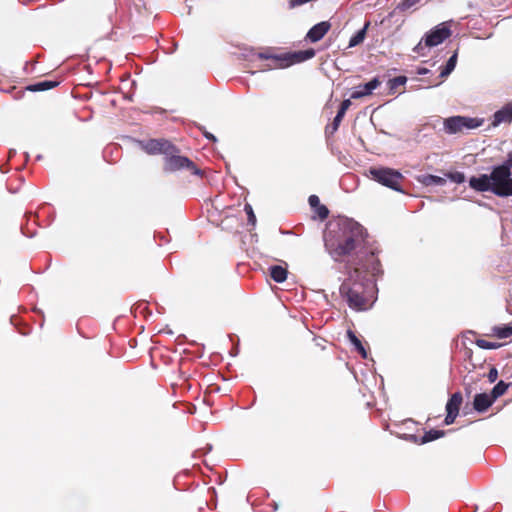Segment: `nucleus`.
I'll return each mask as SVG.
<instances>
[{"instance_id":"nucleus-20","label":"nucleus","mask_w":512,"mask_h":512,"mask_svg":"<svg viewBox=\"0 0 512 512\" xmlns=\"http://www.w3.org/2000/svg\"><path fill=\"white\" fill-rule=\"evenodd\" d=\"M347 336L350 342L355 346V349L361 354L363 358L367 357V352L361 342V340L355 335V333L351 330L347 331Z\"/></svg>"},{"instance_id":"nucleus-19","label":"nucleus","mask_w":512,"mask_h":512,"mask_svg":"<svg viewBox=\"0 0 512 512\" xmlns=\"http://www.w3.org/2000/svg\"><path fill=\"white\" fill-rule=\"evenodd\" d=\"M492 333L499 339H505L512 336V325L494 326Z\"/></svg>"},{"instance_id":"nucleus-2","label":"nucleus","mask_w":512,"mask_h":512,"mask_svg":"<svg viewBox=\"0 0 512 512\" xmlns=\"http://www.w3.org/2000/svg\"><path fill=\"white\" fill-rule=\"evenodd\" d=\"M373 288L367 275L355 268L340 285L339 292L351 309L362 311L370 305Z\"/></svg>"},{"instance_id":"nucleus-8","label":"nucleus","mask_w":512,"mask_h":512,"mask_svg":"<svg viewBox=\"0 0 512 512\" xmlns=\"http://www.w3.org/2000/svg\"><path fill=\"white\" fill-rule=\"evenodd\" d=\"M141 148L149 155L163 154L165 157L173 152H180L179 148L165 138L148 139L141 141Z\"/></svg>"},{"instance_id":"nucleus-3","label":"nucleus","mask_w":512,"mask_h":512,"mask_svg":"<svg viewBox=\"0 0 512 512\" xmlns=\"http://www.w3.org/2000/svg\"><path fill=\"white\" fill-rule=\"evenodd\" d=\"M512 172L506 166H494L490 174L472 176L469 186L477 192H491L498 197L512 196Z\"/></svg>"},{"instance_id":"nucleus-12","label":"nucleus","mask_w":512,"mask_h":512,"mask_svg":"<svg viewBox=\"0 0 512 512\" xmlns=\"http://www.w3.org/2000/svg\"><path fill=\"white\" fill-rule=\"evenodd\" d=\"M512 121V104L509 103L495 112L492 126L496 127L501 123H510Z\"/></svg>"},{"instance_id":"nucleus-11","label":"nucleus","mask_w":512,"mask_h":512,"mask_svg":"<svg viewBox=\"0 0 512 512\" xmlns=\"http://www.w3.org/2000/svg\"><path fill=\"white\" fill-rule=\"evenodd\" d=\"M494 403V399L490 394L487 393H478L474 396L473 407L479 412H485L488 408Z\"/></svg>"},{"instance_id":"nucleus-32","label":"nucleus","mask_w":512,"mask_h":512,"mask_svg":"<svg viewBox=\"0 0 512 512\" xmlns=\"http://www.w3.org/2000/svg\"><path fill=\"white\" fill-rule=\"evenodd\" d=\"M487 378H488L490 383H493V382H495L497 380V378H498V371H497V369L495 367H492L489 370Z\"/></svg>"},{"instance_id":"nucleus-24","label":"nucleus","mask_w":512,"mask_h":512,"mask_svg":"<svg viewBox=\"0 0 512 512\" xmlns=\"http://www.w3.org/2000/svg\"><path fill=\"white\" fill-rule=\"evenodd\" d=\"M444 435H445V431H443V430L431 429V430L425 432V434L423 435V437L421 439V443L424 444V443L436 440L438 438L443 437Z\"/></svg>"},{"instance_id":"nucleus-26","label":"nucleus","mask_w":512,"mask_h":512,"mask_svg":"<svg viewBox=\"0 0 512 512\" xmlns=\"http://www.w3.org/2000/svg\"><path fill=\"white\" fill-rule=\"evenodd\" d=\"M344 114H342V111H338L331 126H327L326 127V132H330L331 134H333L334 132H336L344 118Z\"/></svg>"},{"instance_id":"nucleus-34","label":"nucleus","mask_w":512,"mask_h":512,"mask_svg":"<svg viewBox=\"0 0 512 512\" xmlns=\"http://www.w3.org/2000/svg\"><path fill=\"white\" fill-rule=\"evenodd\" d=\"M350 106H351L350 99H345L344 101H342L338 111H342V114L345 115L346 111L350 108Z\"/></svg>"},{"instance_id":"nucleus-37","label":"nucleus","mask_w":512,"mask_h":512,"mask_svg":"<svg viewBox=\"0 0 512 512\" xmlns=\"http://www.w3.org/2000/svg\"><path fill=\"white\" fill-rule=\"evenodd\" d=\"M422 49V43H418L417 46L414 48V51L417 53H420V50Z\"/></svg>"},{"instance_id":"nucleus-38","label":"nucleus","mask_w":512,"mask_h":512,"mask_svg":"<svg viewBox=\"0 0 512 512\" xmlns=\"http://www.w3.org/2000/svg\"><path fill=\"white\" fill-rule=\"evenodd\" d=\"M0 90H2V88H1V87H0ZM3 91H5V90L3 89ZM6 91L8 92L9 90H6Z\"/></svg>"},{"instance_id":"nucleus-35","label":"nucleus","mask_w":512,"mask_h":512,"mask_svg":"<svg viewBox=\"0 0 512 512\" xmlns=\"http://www.w3.org/2000/svg\"><path fill=\"white\" fill-rule=\"evenodd\" d=\"M457 416H458L457 414L447 412L446 417L444 419V423L446 425H450V424L454 423Z\"/></svg>"},{"instance_id":"nucleus-16","label":"nucleus","mask_w":512,"mask_h":512,"mask_svg":"<svg viewBox=\"0 0 512 512\" xmlns=\"http://www.w3.org/2000/svg\"><path fill=\"white\" fill-rule=\"evenodd\" d=\"M60 84L59 81H52V80H43L40 82H37L35 84H31L26 87V90L31 92H40V91H46L53 89L57 87Z\"/></svg>"},{"instance_id":"nucleus-10","label":"nucleus","mask_w":512,"mask_h":512,"mask_svg":"<svg viewBox=\"0 0 512 512\" xmlns=\"http://www.w3.org/2000/svg\"><path fill=\"white\" fill-rule=\"evenodd\" d=\"M331 29L329 21H322L314 25L306 34V39L312 43L320 41Z\"/></svg>"},{"instance_id":"nucleus-7","label":"nucleus","mask_w":512,"mask_h":512,"mask_svg":"<svg viewBox=\"0 0 512 512\" xmlns=\"http://www.w3.org/2000/svg\"><path fill=\"white\" fill-rule=\"evenodd\" d=\"M483 123L482 119L471 118L465 116H452L446 118L443 122L444 130L448 134H456L464 130H472L480 127Z\"/></svg>"},{"instance_id":"nucleus-1","label":"nucleus","mask_w":512,"mask_h":512,"mask_svg":"<svg viewBox=\"0 0 512 512\" xmlns=\"http://www.w3.org/2000/svg\"><path fill=\"white\" fill-rule=\"evenodd\" d=\"M324 241L335 259L350 255L363 241V227L351 219H342L325 233Z\"/></svg>"},{"instance_id":"nucleus-21","label":"nucleus","mask_w":512,"mask_h":512,"mask_svg":"<svg viewBox=\"0 0 512 512\" xmlns=\"http://www.w3.org/2000/svg\"><path fill=\"white\" fill-rule=\"evenodd\" d=\"M509 386H510L509 383H505L504 381H499L493 387V389L491 390V393H490V395L494 399V401L496 399H498L499 397H501L502 395H504Z\"/></svg>"},{"instance_id":"nucleus-14","label":"nucleus","mask_w":512,"mask_h":512,"mask_svg":"<svg viewBox=\"0 0 512 512\" xmlns=\"http://www.w3.org/2000/svg\"><path fill=\"white\" fill-rule=\"evenodd\" d=\"M309 205L315 209L318 217L324 220L329 215V210L325 205L320 203V199L317 195H310L308 199Z\"/></svg>"},{"instance_id":"nucleus-23","label":"nucleus","mask_w":512,"mask_h":512,"mask_svg":"<svg viewBox=\"0 0 512 512\" xmlns=\"http://www.w3.org/2000/svg\"><path fill=\"white\" fill-rule=\"evenodd\" d=\"M407 81V78L405 76H397L392 79H390L387 83L389 92L391 94L396 93L397 88L399 86H404Z\"/></svg>"},{"instance_id":"nucleus-29","label":"nucleus","mask_w":512,"mask_h":512,"mask_svg":"<svg viewBox=\"0 0 512 512\" xmlns=\"http://www.w3.org/2000/svg\"><path fill=\"white\" fill-rule=\"evenodd\" d=\"M324 350H325V346L322 345L317 339H313V344L309 349V352L311 353V355H316L317 352L324 351Z\"/></svg>"},{"instance_id":"nucleus-15","label":"nucleus","mask_w":512,"mask_h":512,"mask_svg":"<svg viewBox=\"0 0 512 512\" xmlns=\"http://www.w3.org/2000/svg\"><path fill=\"white\" fill-rule=\"evenodd\" d=\"M462 402L463 396L461 392L453 393L446 404V412H451L458 415Z\"/></svg>"},{"instance_id":"nucleus-30","label":"nucleus","mask_w":512,"mask_h":512,"mask_svg":"<svg viewBox=\"0 0 512 512\" xmlns=\"http://www.w3.org/2000/svg\"><path fill=\"white\" fill-rule=\"evenodd\" d=\"M244 210H245V212L248 215L249 223L254 225L256 223V216H255V214L253 212V209H252L251 205L246 204L245 207H244Z\"/></svg>"},{"instance_id":"nucleus-18","label":"nucleus","mask_w":512,"mask_h":512,"mask_svg":"<svg viewBox=\"0 0 512 512\" xmlns=\"http://www.w3.org/2000/svg\"><path fill=\"white\" fill-rule=\"evenodd\" d=\"M369 25L370 22H366L364 27L350 38L349 47H355L364 41Z\"/></svg>"},{"instance_id":"nucleus-5","label":"nucleus","mask_w":512,"mask_h":512,"mask_svg":"<svg viewBox=\"0 0 512 512\" xmlns=\"http://www.w3.org/2000/svg\"><path fill=\"white\" fill-rule=\"evenodd\" d=\"M368 176L383 186L403 192L401 185L405 178L398 170L389 167H370Z\"/></svg>"},{"instance_id":"nucleus-25","label":"nucleus","mask_w":512,"mask_h":512,"mask_svg":"<svg viewBox=\"0 0 512 512\" xmlns=\"http://www.w3.org/2000/svg\"><path fill=\"white\" fill-rule=\"evenodd\" d=\"M422 183L426 186H430V185L441 186L446 183V180L442 177L428 174V175L423 176Z\"/></svg>"},{"instance_id":"nucleus-27","label":"nucleus","mask_w":512,"mask_h":512,"mask_svg":"<svg viewBox=\"0 0 512 512\" xmlns=\"http://www.w3.org/2000/svg\"><path fill=\"white\" fill-rule=\"evenodd\" d=\"M475 343L478 347L482 349H497L501 346L499 343L489 342L484 339H477Z\"/></svg>"},{"instance_id":"nucleus-6","label":"nucleus","mask_w":512,"mask_h":512,"mask_svg":"<svg viewBox=\"0 0 512 512\" xmlns=\"http://www.w3.org/2000/svg\"><path fill=\"white\" fill-rule=\"evenodd\" d=\"M181 169H187L193 175L202 177L203 171L188 157L181 156L179 152H173L164 158L163 170L165 172H176Z\"/></svg>"},{"instance_id":"nucleus-13","label":"nucleus","mask_w":512,"mask_h":512,"mask_svg":"<svg viewBox=\"0 0 512 512\" xmlns=\"http://www.w3.org/2000/svg\"><path fill=\"white\" fill-rule=\"evenodd\" d=\"M380 83L381 82L379 81L378 78H373L371 81H369L368 83H366L363 86V89L354 91L351 94V98L352 99H359V98H362L364 96L370 95L372 93V91L375 90L380 85Z\"/></svg>"},{"instance_id":"nucleus-36","label":"nucleus","mask_w":512,"mask_h":512,"mask_svg":"<svg viewBox=\"0 0 512 512\" xmlns=\"http://www.w3.org/2000/svg\"><path fill=\"white\" fill-rule=\"evenodd\" d=\"M204 136H205L207 139H209V140H211V141H213V142H215V141H216L215 136H214L213 134L209 133V132H204Z\"/></svg>"},{"instance_id":"nucleus-28","label":"nucleus","mask_w":512,"mask_h":512,"mask_svg":"<svg viewBox=\"0 0 512 512\" xmlns=\"http://www.w3.org/2000/svg\"><path fill=\"white\" fill-rule=\"evenodd\" d=\"M451 181L455 183H463L465 181V175L462 172L456 171V172H450L446 175Z\"/></svg>"},{"instance_id":"nucleus-9","label":"nucleus","mask_w":512,"mask_h":512,"mask_svg":"<svg viewBox=\"0 0 512 512\" xmlns=\"http://www.w3.org/2000/svg\"><path fill=\"white\" fill-rule=\"evenodd\" d=\"M451 36V30L446 23H441L429 31L424 38L425 46L434 47L443 43Z\"/></svg>"},{"instance_id":"nucleus-33","label":"nucleus","mask_w":512,"mask_h":512,"mask_svg":"<svg viewBox=\"0 0 512 512\" xmlns=\"http://www.w3.org/2000/svg\"><path fill=\"white\" fill-rule=\"evenodd\" d=\"M499 166H506L507 170H512V151L508 153L506 160Z\"/></svg>"},{"instance_id":"nucleus-31","label":"nucleus","mask_w":512,"mask_h":512,"mask_svg":"<svg viewBox=\"0 0 512 512\" xmlns=\"http://www.w3.org/2000/svg\"><path fill=\"white\" fill-rule=\"evenodd\" d=\"M421 0H402V2L399 5V8L402 10H407L411 8L412 6L419 3Z\"/></svg>"},{"instance_id":"nucleus-17","label":"nucleus","mask_w":512,"mask_h":512,"mask_svg":"<svg viewBox=\"0 0 512 512\" xmlns=\"http://www.w3.org/2000/svg\"><path fill=\"white\" fill-rule=\"evenodd\" d=\"M270 276L275 282L282 283L287 278V270L282 266L274 265L270 268Z\"/></svg>"},{"instance_id":"nucleus-22","label":"nucleus","mask_w":512,"mask_h":512,"mask_svg":"<svg viewBox=\"0 0 512 512\" xmlns=\"http://www.w3.org/2000/svg\"><path fill=\"white\" fill-rule=\"evenodd\" d=\"M457 62V52H455L447 61L440 72V77H447L455 68Z\"/></svg>"},{"instance_id":"nucleus-4","label":"nucleus","mask_w":512,"mask_h":512,"mask_svg":"<svg viewBox=\"0 0 512 512\" xmlns=\"http://www.w3.org/2000/svg\"><path fill=\"white\" fill-rule=\"evenodd\" d=\"M313 48L301 51L285 52L281 54H272L268 51L258 53L257 57L261 60H269L271 63L265 65L264 69H283L294 64L302 63L315 56Z\"/></svg>"}]
</instances>
